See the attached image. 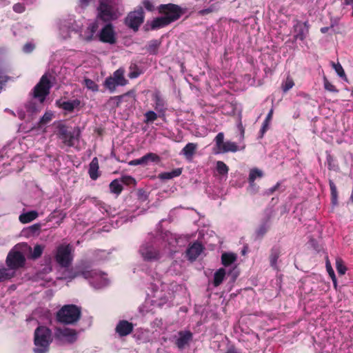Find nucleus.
Returning a JSON list of instances; mask_svg holds the SVG:
<instances>
[{"label":"nucleus","mask_w":353,"mask_h":353,"mask_svg":"<svg viewBox=\"0 0 353 353\" xmlns=\"http://www.w3.org/2000/svg\"><path fill=\"white\" fill-rule=\"evenodd\" d=\"M51 75L43 74L39 82L35 85L32 92V98L24 105V109L17 111V115L21 120L32 121L43 108V103L50 93L52 87L50 81Z\"/></svg>","instance_id":"nucleus-1"},{"label":"nucleus","mask_w":353,"mask_h":353,"mask_svg":"<svg viewBox=\"0 0 353 353\" xmlns=\"http://www.w3.org/2000/svg\"><path fill=\"white\" fill-rule=\"evenodd\" d=\"M97 19L104 22L117 19L123 12L120 0H101L97 8Z\"/></svg>","instance_id":"nucleus-2"},{"label":"nucleus","mask_w":353,"mask_h":353,"mask_svg":"<svg viewBox=\"0 0 353 353\" xmlns=\"http://www.w3.org/2000/svg\"><path fill=\"white\" fill-rule=\"evenodd\" d=\"M52 341L51 330L45 326H39L34 331V352L35 353H46Z\"/></svg>","instance_id":"nucleus-3"},{"label":"nucleus","mask_w":353,"mask_h":353,"mask_svg":"<svg viewBox=\"0 0 353 353\" xmlns=\"http://www.w3.org/2000/svg\"><path fill=\"white\" fill-rule=\"evenodd\" d=\"M78 276H82L85 279H90V284L96 289L102 288L109 284V280L107 278L106 274L99 272L97 270H85L82 272H76L72 274L69 276V279L70 280H72Z\"/></svg>","instance_id":"nucleus-4"},{"label":"nucleus","mask_w":353,"mask_h":353,"mask_svg":"<svg viewBox=\"0 0 353 353\" xmlns=\"http://www.w3.org/2000/svg\"><path fill=\"white\" fill-rule=\"evenodd\" d=\"M81 316V309L75 305H64L57 314V320L65 324L76 323Z\"/></svg>","instance_id":"nucleus-5"},{"label":"nucleus","mask_w":353,"mask_h":353,"mask_svg":"<svg viewBox=\"0 0 353 353\" xmlns=\"http://www.w3.org/2000/svg\"><path fill=\"white\" fill-rule=\"evenodd\" d=\"M58 133L63 143L69 147H72L79 141L81 132L79 128L70 130L65 125H61L59 126Z\"/></svg>","instance_id":"nucleus-6"},{"label":"nucleus","mask_w":353,"mask_h":353,"mask_svg":"<svg viewBox=\"0 0 353 353\" xmlns=\"http://www.w3.org/2000/svg\"><path fill=\"white\" fill-rule=\"evenodd\" d=\"M158 10L160 14L169 20L170 24L178 20L184 13L183 8L172 3L161 4L159 6Z\"/></svg>","instance_id":"nucleus-7"},{"label":"nucleus","mask_w":353,"mask_h":353,"mask_svg":"<svg viewBox=\"0 0 353 353\" xmlns=\"http://www.w3.org/2000/svg\"><path fill=\"white\" fill-rule=\"evenodd\" d=\"M127 83L128 80L124 77V70L119 68L112 76L106 78L103 85L110 92L112 93L115 91L117 86H123Z\"/></svg>","instance_id":"nucleus-8"},{"label":"nucleus","mask_w":353,"mask_h":353,"mask_svg":"<svg viewBox=\"0 0 353 353\" xmlns=\"http://www.w3.org/2000/svg\"><path fill=\"white\" fill-rule=\"evenodd\" d=\"M72 248L70 245H60L57 247L55 259L57 263L63 268L68 267L72 261Z\"/></svg>","instance_id":"nucleus-9"},{"label":"nucleus","mask_w":353,"mask_h":353,"mask_svg":"<svg viewBox=\"0 0 353 353\" xmlns=\"http://www.w3.org/2000/svg\"><path fill=\"white\" fill-rule=\"evenodd\" d=\"M224 134L223 132L217 134L214 139L216 148L215 153H225L228 152H235L239 150L237 145L234 142L226 141L224 142Z\"/></svg>","instance_id":"nucleus-10"},{"label":"nucleus","mask_w":353,"mask_h":353,"mask_svg":"<svg viewBox=\"0 0 353 353\" xmlns=\"http://www.w3.org/2000/svg\"><path fill=\"white\" fill-rule=\"evenodd\" d=\"M25 257L23 254L15 250H11L6 258V264L8 268L16 270L22 267L25 263Z\"/></svg>","instance_id":"nucleus-11"},{"label":"nucleus","mask_w":353,"mask_h":353,"mask_svg":"<svg viewBox=\"0 0 353 353\" xmlns=\"http://www.w3.org/2000/svg\"><path fill=\"white\" fill-rule=\"evenodd\" d=\"M55 338L59 340H65L72 343L77 339V332L75 330L67 327H57L54 332Z\"/></svg>","instance_id":"nucleus-12"},{"label":"nucleus","mask_w":353,"mask_h":353,"mask_svg":"<svg viewBox=\"0 0 353 353\" xmlns=\"http://www.w3.org/2000/svg\"><path fill=\"white\" fill-rule=\"evenodd\" d=\"M100 40L104 43L113 44L116 42L115 32L111 23H107L101 30Z\"/></svg>","instance_id":"nucleus-13"},{"label":"nucleus","mask_w":353,"mask_h":353,"mask_svg":"<svg viewBox=\"0 0 353 353\" xmlns=\"http://www.w3.org/2000/svg\"><path fill=\"white\" fill-rule=\"evenodd\" d=\"M169 24V20H168L165 17V16L162 15L161 17H159L154 19L151 21H147L143 26V29L145 31H149L150 30H157L164 28L168 26Z\"/></svg>","instance_id":"nucleus-14"},{"label":"nucleus","mask_w":353,"mask_h":353,"mask_svg":"<svg viewBox=\"0 0 353 353\" xmlns=\"http://www.w3.org/2000/svg\"><path fill=\"white\" fill-rule=\"evenodd\" d=\"M294 37L296 40L303 41L309 33L308 23L297 21L294 26Z\"/></svg>","instance_id":"nucleus-15"},{"label":"nucleus","mask_w":353,"mask_h":353,"mask_svg":"<svg viewBox=\"0 0 353 353\" xmlns=\"http://www.w3.org/2000/svg\"><path fill=\"white\" fill-rule=\"evenodd\" d=\"M132 182L131 176H123L121 181L115 179L110 184V190L112 193L119 195L122 191V183L129 185Z\"/></svg>","instance_id":"nucleus-16"},{"label":"nucleus","mask_w":353,"mask_h":353,"mask_svg":"<svg viewBox=\"0 0 353 353\" xmlns=\"http://www.w3.org/2000/svg\"><path fill=\"white\" fill-rule=\"evenodd\" d=\"M192 340V334L190 331H181L176 340V345L180 350L184 349Z\"/></svg>","instance_id":"nucleus-17"},{"label":"nucleus","mask_w":353,"mask_h":353,"mask_svg":"<svg viewBox=\"0 0 353 353\" xmlns=\"http://www.w3.org/2000/svg\"><path fill=\"white\" fill-rule=\"evenodd\" d=\"M115 331L120 336H126L132 331V323L125 320L120 321L116 326Z\"/></svg>","instance_id":"nucleus-18"},{"label":"nucleus","mask_w":353,"mask_h":353,"mask_svg":"<svg viewBox=\"0 0 353 353\" xmlns=\"http://www.w3.org/2000/svg\"><path fill=\"white\" fill-rule=\"evenodd\" d=\"M98 29V24L97 22L90 23L87 28L83 31V33L80 34V37L81 39L90 41L92 40L94 34L96 33Z\"/></svg>","instance_id":"nucleus-19"},{"label":"nucleus","mask_w":353,"mask_h":353,"mask_svg":"<svg viewBox=\"0 0 353 353\" xmlns=\"http://www.w3.org/2000/svg\"><path fill=\"white\" fill-rule=\"evenodd\" d=\"M203 250L202 245L198 242H194L186 251V254L190 260L196 259Z\"/></svg>","instance_id":"nucleus-20"},{"label":"nucleus","mask_w":353,"mask_h":353,"mask_svg":"<svg viewBox=\"0 0 353 353\" xmlns=\"http://www.w3.org/2000/svg\"><path fill=\"white\" fill-rule=\"evenodd\" d=\"M140 252L143 257L148 260H154L159 259L160 254L153 247H141Z\"/></svg>","instance_id":"nucleus-21"},{"label":"nucleus","mask_w":353,"mask_h":353,"mask_svg":"<svg viewBox=\"0 0 353 353\" xmlns=\"http://www.w3.org/2000/svg\"><path fill=\"white\" fill-rule=\"evenodd\" d=\"M160 157L154 153H148L140 159L134 160V165H146L149 162L159 163Z\"/></svg>","instance_id":"nucleus-22"},{"label":"nucleus","mask_w":353,"mask_h":353,"mask_svg":"<svg viewBox=\"0 0 353 353\" xmlns=\"http://www.w3.org/2000/svg\"><path fill=\"white\" fill-rule=\"evenodd\" d=\"M197 148L198 145L196 143H188L183 148L180 154L183 155L188 161H192L194 154L196 153Z\"/></svg>","instance_id":"nucleus-23"},{"label":"nucleus","mask_w":353,"mask_h":353,"mask_svg":"<svg viewBox=\"0 0 353 353\" xmlns=\"http://www.w3.org/2000/svg\"><path fill=\"white\" fill-rule=\"evenodd\" d=\"M99 160L97 157H94L89 165L88 174L92 180H97L100 176L99 170Z\"/></svg>","instance_id":"nucleus-24"},{"label":"nucleus","mask_w":353,"mask_h":353,"mask_svg":"<svg viewBox=\"0 0 353 353\" xmlns=\"http://www.w3.org/2000/svg\"><path fill=\"white\" fill-rule=\"evenodd\" d=\"M56 103L59 108L67 112H71L75 108L80 105V101L79 99L67 101H61V100H59L56 102Z\"/></svg>","instance_id":"nucleus-25"},{"label":"nucleus","mask_w":353,"mask_h":353,"mask_svg":"<svg viewBox=\"0 0 353 353\" xmlns=\"http://www.w3.org/2000/svg\"><path fill=\"white\" fill-rule=\"evenodd\" d=\"M144 12L142 7L134 10V32H137L139 27L143 23Z\"/></svg>","instance_id":"nucleus-26"},{"label":"nucleus","mask_w":353,"mask_h":353,"mask_svg":"<svg viewBox=\"0 0 353 353\" xmlns=\"http://www.w3.org/2000/svg\"><path fill=\"white\" fill-rule=\"evenodd\" d=\"M14 275L15 271L13 269L0 265V282L9 280L14 277Z\"/></svg>","instance_id":"nucleus-27"},{"label":"nucleus","mask_w":353,"mask_h":353,"mask_svg":"<svg viewBox=\"0 0 353 353\" xmlns=\"http://www.w3.org/2000/svg\"><path fill=\"white\" fill-rule=\"evenodd\" d=\"M281 254V250L279 247H274L272 248L270 254V265L274 268H277V260Z\"/></svg>","instance_id":"nucleus-28"},{"label":"nucleus","mask_w":353,"mask_h":353,"mask_svg":"<svg viewBox=\"0 0 353 353\" xmlns=\"http://www.w3.org/2000/svg\"><path fill=\"white\" fill-rule=\"evenodd\" d=\"M38 212L32 210L21 214L19 216V221L23 223H28L37 219Z\"/></svg>","instance_id":"nucleus-29"},{"label":"nucleus","mask_w":353,"mask_h":353,"mask_svg":"<svg viewBox=\"0 0 353 353\" xmlns=\"http://www.w3.org/2000/svg\"><path fill=\"white\" fill-rule=\"evenodd\" d=\"M182 173L181 168H176L171 172H163L159 174V178L163 180H169L180 176Z\"/></svg>","instance_id":"nucleus-30"},{"label":"nucleus","mask_w":353,"mask_h":353,"mask_svg":"<svg viewBox=\"0 0 353 353\" xmlns=\"http://www.w3.org/2000/svg\"><path fill=\"white\" fill-rule=\"evenodd\" d=\"M225 276V270L224 268L219 269L214 275L213 284L215 287L219 286L223 281Z\"/></svg>","instance_id":"nucleus-31"},{"label":"nucleus","mask_w":353,"mask_h":353,"mask_svg":"<svg viewBox=\"0 0 353 353\" xmlns=\"http://www.w3.org/2000/svg\"><path fill=\"white\" fill-rule=\"evenodd\" d=\"M236 259V255L233 253L225 252L221 256L222 264L225 266H228L234 263Z\"/></svg>","instance_id":"nucleus-32"},{"label":"nucleus","mask_w":353,"mask_h":353,"mask_svg":"<svg viewBox=\"0 0 353 353\" xmlns=\"http://www.w3.org/2000/svg\"><path fill=\"white\" fill-rule=\"evenodd\" d=\"M263 175V173L261 170H259L258 168H253L251 169L249 174V183L251 186H254V181L256 179V177L261 178Z\"/></svg>","instance_id":"nucleus-33"},{"label":"nucleus","mask_w":353,"mask_h":353,"mask_svg":"<svg viewBox=\"0 0 353 353\" xmlns=\"http://www.w3.org/2000/svg\"><path fill=\"white\" fill-rule=\"evenodd\" d=\"M167 236V241H168V251L170 253L176 252V250L174 249L175 245L178 243V240L176 239L175 236H174L172 234H166Z\"/></svg>","instance_id":"nucleus-34"},{"label":"nucleus","mask_w":353,"mask_h":353,"mask_svg":"<svg viewBox=\"0 0 353 353\" xmlns=\"http://www.w3.org/2000/svg\"><path fill=\"white\" fill-rule=\"evenodd\" d=\"M53 117V114L52 112L48 111L46 112V113L43 115L42 117L39 121L38 125L43 126L44 125L48 124Z\"/></svg>","instance_id":"nucleus-35"},{"label":"nucleus","mask_w":353,"mask_h":353,"mask_svg":"<svg viewBox=\"0 0 353 353\" xmlns=\"http://www.w3.org/2000/svg\"><path fill=\"white\" fill-rule=\"evenodd\" d=\"M331 65L332 68L334 69L336 74L342 79H346V75L345 73V71L342 67V65L340 64V63H334L332 62Z\"/></svg>","instance_id":"nucleus-36"},{"label":"nucleus","mask_w":353,"mask_h":353,"mask_svg":"<svg viewBox=\"0 0 353 353\" xmlns=\"http://www.w3.org/2000/svg\"><path fill=\"white\" fill-rule=\"evenodd\" d=\"M228 170V167L224 162L221 161L216 162V170L219 174L227 175Z\"/></svg>","instance_id":"nucleus-37"},{"label":"nucleus","mask_w":353,"mask_h":353,"mask_svg":"<svg viewBox=\"0 0 353 353\" xmlns=\"http://www.w3.org/2000/svg\"><path fill=\"white\" fill-rule=\"evenodd\" d=\"M159 46L160 42L158 40H152L148 46L147 50L150 54H156Z\"/></svg>","instance_id":"nucleus-38"},{"label":"nucleus","mask_w":353,"mask_h":353,"mask_svg":"<svg viewBox=\"0 0 353 353\" xmlns=\"http://www.w3.org/2000/svg\"><path fill=\"white\" fill-rule=\"evenodd\" d=\"M6 69L4 67L2 61L0 59V89L1 88V85L5 83L8 77L6 74Z\"/></svg>","instance_id":"nucleus-39"},{"label":"nucleus","mask_w":353,"mask_h":353,"mask_svg":"<svg viewBox=\"0 0 353 353\" xmlns=\"http://www.w3.org/2000/svg\"><path fill=\"white\" fill-rule=\"evenodd\" d=\"M336 268L339 274L343 275L346 272L347 268L343 264L341 259L337 258L336 259Z\"/></svg>","instance_id":"nucleus-40"},{"label":"nucleus","mask_w":353,"mask_h":353,"mask_svg":"<svg viewBox=\"0 0 353 353\" xmlns=\"http://www.w3.org/2000/svg\"><path fill=\"white\" fill-rule=\"evenodd\" d=\"M84 83L86 88L93 92L98 91V85L92 79H85Z\"/></svg>","instance_id":"nucleus-41"},{"label":"nucleus","mask_w":353,"mask_h":353,"mask_svg":"<svg viewBox=\"0 0 353 353\" xmlns=\"http://www.w3.org/2000/svg\"><path fill=\"white\" fill-rule=\"evenodd\" d=\"M326 268H327L328 274L331 277V279L333 281L334 285L336 288V278L334 272L331 266V264L328 260H327V261H326Z\"/></svg>","instance_id":"nucleus-42"},{"label":"nucleus","mask_w":353,"mask_h":353,"mask_svg":"<svg viewBox=\"0 0 353 353\" xmlns=\"http://www.w3.org/2000/svg\"><path fill=\"white\" fill-rule=\"evenodd\" d=\"M43 251V247L41 245H36L34 247L33 252L32 253V258L34 259H38L42 254Z\"/></svg>","instance_id":"nucleus-43"},{"label":"nucleus","mask_w":353,"mask_h":353,"mask_svg":"<svg viewBox=\"0 0 353 353\" xmlns=\"http://www.w3.org/2000/svg\"><path fill=\"white\" fill-rule=\"evenodd\" d=\"M294 83L292 78L287 77L285 81L282 84V89L283 92H287L294 86Z\"/></svg>","instance_id":"nucleus-44"},{"label":"nucleus","mask_w":353,"mask_h":353,"mask_svg":"<svg viewBox=\"0 0 353 353\" xmlns=\"http://www.w3.org/2000/svg\"><path fill=\"white\" fill-rule=\"evenodd\" d=\"M323 84L324 88L326 90L331 92H338V90L336 88V87L330 82L325 77L323 79Z\"/></svg>","instance_id":"nucleus-45"},{"label":"nucleus","mask_w":353,"mask_h":353,"mask_svg":"<svg viewBox=\"0 0 353 353\" xmlns=\"http://www.w3.org/2000/svg\"><path fill=\"white\" fill-rule=\"evenodd\" d=\"M145 123H151L157 119V114L153 111H148L145 114Z\"/></svg>","instance_id":"nucleus-46"},{"label":"nucleus","mask_w":353,"mask_h":353,"mask_svg":"<svg viewBox=\"0 0 353 353\" xmlns=\"http://www.w3.org/2000/svg\"><path fill=\"white\" fill-rule=\"evenodd\" d=\"M137 199L139 202H146L148 199V195L145 191L141 190H139L137 193Z\"/></svg>","instance_id":"nucleus-47"},{"label":"nucleus","mask_w":353,"mask_h":353,"mask_svg":"<svg viewBox=\"0 0 353 353\" xmlns=\"http://www.w3.org/2000/svg\"><path fill=\"white\" fill-rule=\"evenodd\" d=\"M34 49V45L32 43H27L23 47V51L25 53H30Z\"/></svg>","instance_id":"nucleus-48"},{"label":"nucleus","mask_w":353,"mask_h":353,"mask_svg":"<svg viewBox=\"0 0 353 353\" xmlns=\"http://www.w3.org/2000/svg\"><path fill=\"white\" fill-rule=\"evenodd\" d=\"M13 10L16 12L21 13L25 10V7L23 4L19 3L14 5Z\"/></svg>","instance_id":"nucleus-49"},{"label":"nucleus","mask_w":353,"mask_h":353,"mask_svg":"<svg viewBox=\"0 0 353 353\" xmlns=\"http://www.w3.org/2000/svg\"><path fill=\"white\" fill-rule=\"evenodd\" d=\"M125 24L130 28H132V12H130L126 17Z\"/></svg>","instance_id":"nucleus-50"},{"label":"nucleus","mask_w":353,"mask_h":353,"mask_svg":"<svg viewBox=\"0 0 353 353\" xmlns=\"http://www.w3.org/2000/svg\"><path fill=\"white\" fill-rule=\"evenodd\" d=\"M143 4L144 7L149 11H152L154 9L152 3L148 0H143Z\"/></svg>","instance_id":"nucleus-51"},{"label":"nucleus","mask_w":353,"mask_h":353,"mask_svg":"<svg viewBox=\"0 0 353 353\" xmlns=\"http://www.w3.org/2000/svg\"><path fill=\"white\" fill-rule=\"evenodd\" d=\"M267 230H268V227H267V225L265 224H264V225H262L259 228L257 233H258L259 235L262 236V235H263L267 232Z\"/></svg>","instance_id":"nucleus-52"},{"label":"nucleus","mask_w":353,"mask_h":353,"mask_svg":"<svg viewBox=\"0 0 353 353\" xmlns=\"http://www.w3.org/2000/svg\"><path fill=\"white\" fill-rule=\"evenodd\" d=\"M270 121H267V120H265L263 123V126L261 129V132L262 134H264L266 130H268V125L270 124Z\"/></svg>","instance_id":"nucleus-53"},{"label":"nucleus","mask_w":353,"mask_h":353,"mask_svg":"<svg viewBox=\"0 0 353 353\" xmlns=\"http://www.w3.org/2000/svg\"><path fill=\"white\" fill-rule=\"evenodd\" d=\"M331 195H332V203L334 204H336L337 202V190H336L334 192H331Z\"/></svg>","instance_id":"nucleus-54"},{"label":"nucleus","mask_w":353,"mask_h":353,"mask_svg":"<svg viewBox=\"0 0 353 353\" xmlns=\"http://www.w3.org/2000/svg\"><path fill=\"white\" fill-rule=\"evenodd\" d=\"M91 0H80L79 5L81 8H85Z\"/></svg>","instance_id":"nucleus-55"},{"label":"nucleus","mask_w":353,"mask_h":353,"mask_svg":"<svg viewBox=\"0 0 353 353\" xmlns=\"http://www.w3.org/2000/svg\"><path fill=\"white\" fill-rule=\"evenodd\" d=\"M141 73L142 71L139 70L136 66L134 65V79L139 77V75Z\"/></svg>","instance_id":"nucleus-56"},{"label":"nucleus","mask_w":353,"mask_h":353,"mask_svg":"<svg viewBox=\"0 0 353 353\" xmlns=\"http://www.w3.org/2000/svg\"><path fill=\"white\" fill-rule=\"evenodd\" d=\"M329 185H330L331 192H334V191L337 190L334 183L332 180H330Z\"/></svg>","instance_id":"nucleus-57"},{"label":"nucleus","mask_w":353,"mask_h":353,"mask_svg":"<svg viewBox=\"0 0 353 353\" xmlns=\"http://www.w3.org/2000/svg\"><path fill=\"white\" fill-rule=\"evenodd\" d=\"M212 8H208V9H204V10H202L199 12V13L201 14H208V13H210L212 12Z\"/></svg>","instance_id":"nucleus-58"},{"label":"nucleus","mask_w":353,"mask_h":353,"mask_svg":"<svg viewBox=\"0 0 353 353\" xmlns=\"http://www.w3.org/2000/svg\"><path fill=\"white\" fill-rule=\"evenodd\" d=\"M272 114H273V109H271L270 110L269 113L268 114L265 120H267V121H270L272 118Z\"/></svg>","instance_id":"nucleus-59"},{"label":"nucleus","mask_w":353,"mask_h":353,"mask_svg":"<svg viewBox=\"0 0 353 353\" xmlns=\"http://www.w3.org/2000/svg\"><path fill=\"white\" fill-rule=\"evenodd\" d=\"M279 184L277 183L276 185H274V187L270 188L268 190V194H272L279 187Z\"/></svg>","instance_id":"nucleus-60"},{"label":"nucleus","mask_w":353,"mask_h":353,"mask_svg":"<svg viewBox=\"0 0 353 353\" xmlns=\"http://www.w3.org/2000/svg\"><path fill=\"white\" fill-rule=\"evenodd\" d=\"M226 353H239L235 348H230Z\"/></svg>","instance_id":"nucleus-61"},{"label":"nucleus","mask_w":353,"mask_h":353,"mask_svg":"<svg viewBox=\"0 0 353 353\" xmlns=\"http://www.w3.org/2000/svg\"><path fill=\"white\" fill-rule=\"evenodd\" d=\"M345 3L347 5H352L353 4V0H345Z\"/></svg>","instance_id":"nucleus-62"},{"label":"nucleus","mask_w":353,"mask_h":353,"mask_svg":"<svg viewBox=\"0 0 353 353\" xmlns=\"http://www.w3.org/2000/svg\"><path fill=\"white\" fill-rule=\"evenodd\" d=\"M327 30H328V28H327V27H324V28H322L321 29V32H323V33H325V32H327Z\"/></svg>","instance_id":"nucleus-63"},{"label":"nucleus","mask_w":353,"mask_h":353,"mask_svg":"<svg viewBox=\"0 0 353 353\" xmlns=\"http://www.w3.org/2000/svg\"><path fill=\"white\" fill-rule=\"evenodd\" d=\"M239 128H240V130H241V136H242V138L243 137V134H244V129L242 127L241 125H239Z\"/></svg>","instance_id":"nucleus-64"}]
</instances>
